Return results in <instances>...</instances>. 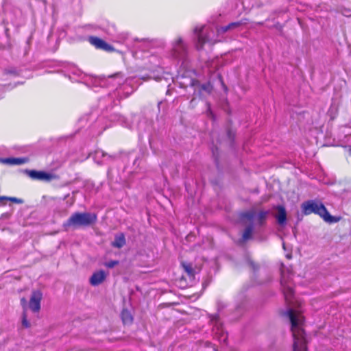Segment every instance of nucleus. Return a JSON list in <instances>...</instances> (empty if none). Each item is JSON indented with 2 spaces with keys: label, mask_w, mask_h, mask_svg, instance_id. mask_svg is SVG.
I'll return each mask as SVG.
<instances>
[{
  "label": "nucleus",
  "mask_w": 351,
  "mask_h": 351,
  "mask_svg": "<svg viewBox=\"0 0 351 351\" xmlns=\"http://www.w3.org/2000/svg\"><path fill=\"white\" fill-rule=\"evenodd\" d=\"M97 221V215L94 213L75 212L64 221L62 227L67 231L70 228L77 229L93 226Z\"/></svg>",
  "instance_id": "nucleus-1"
},
{
  "label": "nucleus",
  "mask_w": 351,
  "mask_h": 351,
  "mask_svg": "<svg viewBox=\"0 0 351 351\" xmlns=\"http://www.w3.org/2000/svg\"><path fill=\"white\" fill-rule=\"evenodd\" d=\"M302 212L305 215L312 213L319 215L325 221L328 223H336L339 219L330 215L324 204L318 199L308 200L301 204Z\"/></svg>",
  "instance_id": "nucleus-2"
},
{
  "label": "nucleus",
  "mask_w": 351,
  "mask_h": 351,
  "mask_svg": "<svg viewBox=\"0 0 351 351\" xmlns=\"http://www.w3.org/2000/svg\"><path fill=\"white\" fill-rule=\"evenodd\" d=\"M289 317L291 324V330L293 337V351H306V340L303 328L298 326V321L293 310L289 311Z\"/></svg>",
  "instance_id": "nucleus-3"
},
{
  "label": "nucleus",
  "mask_w": 351,
  "mask_h": 351,
  "mask_svg": "<svg viewBox=\"0 0 351 351\" xmlns=\"http://www.w3.org/2000/svg\"><path fill=\"white\" fill-rule=\"evenodd\" d=\"M171 55L175 59L182 62V64H184L186 61L188 56L187 46L183 42L182 38H178L173 44Z\"/></svg>",
  "instance_id": "nucleus-4"
},
{
  "label": "nucleus",
  "mask_w": 351,
  "mask_h": 351,
  "mask_svg": "<svg viewBox=\"0 0 351 351\" xmlns=\"http://www.w3.org/2000/svg\"><path fill=\"white\" fill-rule=\"evenodd\" d=\"M88 41L90 45L94 46L97 49L103 50L104 51L111 53L117 51L113 46L106 43L104 40L94 36H89Z\"/></svg>",
  "instance_id": "nucleus-5"
},
{
  "label": "nucleus",
  "mask_w": 351,
  "mask_h": 351,
  "mask_svg": "<svg viewBox=\"0 0 351 351\" xmlns=\"http://www.w3.org/2000/svg\"><path fill=\"white\" fill-rule=\"evenodd\" d=\"M26 173L30 178L34 180L51 182L53 180L58 178L57 175L49 173L44 171L27 170Z\"/></svg>",
  "instance_id": "nucleus-6"
},
{
  "label": "nucleus",
  "mask_w": 351,
  "mask_h": 351,
  "mask_svg": "<svg viewBox=\"0 0 351 351\" xmlns=\"http://www.w3.org/2000/svg\"><path fill=\"white\" fill-rule=\"evenodd\" d=\"M204 26L195 27L193 30L197 40L196 47L198 50L202 49L205 43L210 42L209 36L204 34Z\"/></svg>",
  "instance_id": "nucleus-7"
},
{
  "label": "nucleus",
  "mask_w": 351,
  "mask_h": 351,
  "mask_svg": "<svg viewBox=\"0 0 351 351\" xmlns=\"http://www.w3.org/2000/svg\"><path fill=\"white\" fill-rule=\"evenodd\" d=\"M43 298L42 292L39 290H34L32 291L31 298L29 302L30 309L34 312L38 313L40 310V302Z\"/></svg>",
  "instance_id": "nucleus-8"
},
{
  "label": "nucleus",
  "mask_w": 351,
  "mask_h": 351,
  "mask_svg": "<svg viewBox=\"0 0 351 351\" xmlns=\"http://www.w3.org/2000/svg\"><path fill=\"white\" fill-rule=\"evenodd\" d=\"M106 278V274L104 270H99L93 274L90 278V284L93 286H97L101 284Z\"/></svg>",
  "instance_id": "nucleus-9"
},
{
  "label": "nucleus",
  "mask_w": 351,
  "mask_h": 351,
  "mask_svg": "<svg viewBox=\"0 0 351 351\" xmlns=\"http://www.w3.org/2000/svg\"><path fill=\"white\" fill-rule=\"evenodd\" d=\"M278 213L276 215L277 222L280 226H284L287 221V212L283 206H278L276 207Z\"/></svg>",
  "instance_id": "nucleus-10"
},
{
  "label": "nucleus",
  "mask_w": 351,
  "mask_h": 351,
  "mask_svg": "<svg viewBox=\"0 0 351 351\" xmlns=\"http://www.w3.org/2000/svg\"><path fill=\"white\" fill-rule=\"evenodd\" d=\"M280 283L286 301H291L294 293L293 289L287 285L286 281L283 278L281 279Z\"/></svg>",
  "instance_id": "nucleus-11"
},
{
  "label": "nucleus",
  "mask_w": 351,
  "mask_h": 351,
  "mask_svg": "<svg viewBox=\"0 0 351 351\" xmlns=\"http://www.w3.org/2000/svg\"><path fill=\"white\" fill-rule=\"evenodd\" d=\"M181 266L184 271L187 274L188 277L193 280L195 278V271L193 267V264L186 261H182Z\"/></svg>",
  "instance_id": "nucleus-12"
},
{
  "label": "nucleus",
  "mask_w": 351,
  "mask_h": 351,
  "mask_svg": "<svg viewBox=\"0 0 351 351\" xmlns=\"http://www.w3.org/2000/svg\"><path fill=\"white\" fill-rule=\"evenodd\" d=\"M241 24L242 23L240 21L230 23L228 25L222 26V27H220L219 28H218L217 32L219 34H223V33L228 32V30H230L232 29H236V28L240 27L241 25Z\"/></svg>",
  "instance_id": "nucleus-13"
},
{
  "label": "nucleus",
  "mask_w": 351,
  "mask_h": 351,
  "mask_svg": "<svg viewBox=\"0 0 351 351\" xmlns=\"http://www.w3.org/2000/svg\"><path fill=\"white\" fill-rule=\"evenodd\" d=\"M125 244V235L121 233L115 236L114 241L112 243L113 247L121 248Z\"/></svg>",
  "instance_id": "nucleus-14"
},
{
  "label": "nucleus",
  "mask_w": 351,
  "mask_h": 351,
  "mask_svg": "<svg viewBox=\"0 0 351 351\" xmlns=\"http://www.w3.org/2000/svg\"><path fill=\"white\" fill-rule=\"evenodd\" d=\"M199 93H206V94H210L213 87L210 82H208L204 84H199L197 86Z\"/></svg>",
  "instance_id": "nucleus-15"
},
{
  "label": "nucleus",
  "mask_w": 351,
  "mask_h": 351,
  "mask_svg": "<svg viewBox=\"0 0 351 351\" xmlns=\"http://www.w3.org/2000/svg\"><path fill=\"white\" fill-rule=\"evenodd\" d=\"M121 319L124 324H130L132 323L133 317L130 312L123 309L121 312Z\"/></svg>",
  "instance_id": "nucleus-16"
},
{
  "label": "nucleus",
  "mask_w": 351,
  "mask_h": 351,
  "mask_svg": "<svg viewBox=\"0 0 351 351\" xmlns=\"http://www.w3.org/2000/svg\"><path fill=\"white\" fill-rule=\"evenodd\" d=\"M269 210H260L257 215V223L259 226L265 224L267 215H269Z\"/></svg>",
  "instance_id": "nucleus-17"
},
{
  "label": "nucleus",
  "mask_w": 351,
  "mask_h": 351,
  "mask_svg": "<svg viewBox=\"0 0 351 351\" xmlns=\"http://www.w3.org/2000/svg\"><path fill=\"white\" fill-rule=\"evenodd\" d=\"M252 232H253V227L252 225L247 226L243 233V235H242V238L243 240L246 241V240H248L252 238Z\"/></svg>",
  "instance_id": "nucleus-18"
},
{
  "label": "nucleus",
  "mask_w": 351,
  "mask_h": 351,
  "mask_svg": "<svg viewBox=\"0 0 351 351\" xmlns=\"http://www.w3.org/2000/svg\"><path fill=\"white\" fill-rule=\"evenodd\" d=\"M256 211L254 209L245 211L241 214L243 218L247 219L248 221H252L255 217Z\"/></svg>",
  "instance_id": "nucleus-19"
},
{
  "label": "nucleus",
  "mask_w": 351,
  "mask_h": 351,
  "mask_svg": "<svg viewBox=\"0 0 351 351\" xmlns=\"http://www.w3.org/2000/svg\"><path fill=\"white\" fill-rule=\"evenodd\" d=\"M4 197H5V198H3V200H9L15 204H23V200L22 199H19V198L14 197H5V196H4Z\"/></svg>",
  "instance_id": "nucleus-20"
},
{
  "label": "nucleus",
  "mask_w": 351,
  "mask_h": 351,
  "mask_svg": "<svg viewBox=\"0 0 351 351\" xmlns=\"http://www.w3.org/2000/svg\"><path fill=\"white\" fill-rule=\"evenodd\" d=\"M22 324L26 328L30 327V323L28 322L27 319V315L25 312L23 313Z\"/></svg>",
  "instance_id": "nucleus-21"
},
{
  "label": "nucleus",
  "mask_w": 351,
  "mask_h": 351,
  "mask_svg": "<svg viewBox=\"0 0 351 351\" xmlns=\"http://www.w3.org/2000/svg\"><path fill=\"white\" fill-rule=\"evenodd\" d=\"M119 264L118 261H110L105 263L104 265L108 268H112Z\"/></svg>",
  "instance_id": "nucleus-22"
},
{
  "label": "nucleus",
  "mask_w": 351,
  "mask_h": 351,
  "mask_svg": "<svg viewBox=\"0 0 351 351\" xmlns=\"http://www.w3.org/2000/svg\"><path fill=\"white\" fill-rule=\"evenodd\" d=\"M249 265L250 268L254 270V271H257L258 269V265L255 262L250 261H249Z\"/></svg>",
  "instance_id": "nucleus-23"
},
{
  "label": "nucleus",
  "mask_w": 351,
  "mask_h": 351,
  "mask_svg": "<svg viewBox=\"0 0 351 351\" xmlns=\"http://www.w3.org/2000/svg\"><path fill=\"white\" fill-rule=\"evenodd\" d=\"M121 77V78H123L122 73H117L110 76V77Z\"/></svg>",
  "instance_id": "nucleus-24"
},
{
  "label": "nucleus",
  "mask_w": 351,
  "mask_h": 351,
  "mask_svg": "<svg viewBox=\"0 0 351 351\" xmlns=\"http://www.w3.org/2000/svg\"><path fill=\"white\" fill-rule=\"evenodd\" d=\"M21 304L22 306H25L27 304V300L25 298L21 299Z\"/></svg>",
  "instance_id": "nucleus-25"
},
{
  "label": "nucleus",
  "mask_w": 351,
  "mask_h": 351,
  "mask_svg": "<svg viewBox=\"0 0 351 351\" xmlns=\"http://www.w3.org/2000/svg\"><path fill=\"white\" fill-rule=\"evenodd\" d=\"M350 12V10H346L345 9L344 10V12H343V14L346 16H348V17H351V14H348V12Z\"/></svg>",
  "instance_id": "nucleus-26"
},
{
  "label": "nucleus",
  "mask_w": 351,
  "mask_h": 351,
  "mask_svg": "<svg viewBox=\"0 0 351 351\" xmlns=\"http://www.w3.org/2000/svg\"><path fill=\"white\" fill-rule=\"evenodd\" d=\"M13 160L14 161V164H19L20 162H18L19 159H16V158H14L13 159Z\"/></svg>",
  "instance_id": "nucleus-27"
},
{
  "label": "nucleus",
  "mask_w": 351,
  "mask_h": 351,
  "mask_svg": "<svg viewBox=\"0 0 351 351\" xmlns=\"http://www.w3.org/2000/svg\"><path fill=\"white\" fill-rule=\"evenodd\" d=\"M160 104H161V102H159V103L158 104V109H160Z\"/></svg>",
  "instance_id": "nucleus-28"
},
{
  "label": "nucleus",
  "mask_w": 351,
  "mask_h": 351,
  "mask_svg": "<svg viewBox=\"0 0 351 351\" xmlns=\"http://www.w3.org/2000/svg\"><path fill=\"white\" fill-rule=\"evenodd\" d=\"M3 198H5V197H4V196H1V197H0V201H3Z\"/></svg>",
  "instance_id": "nucleus-29"
},
{
  "label": "nucleus",
  "mask_w": 351,
  "mask_h": 351,
  "mask_svg": "<svg viewBox=\"0 0 351 351\" xmlns=\"http://www.w3.org/2000/svg\"><path fill=\"white\" fill-rule=\"evenodd\" d=\"M195 100H196V99H195V98H193V99L191 100V103L194 102Z\"/></svg>",
  "instance_id": "nucleus-30"
},
{
  "label": "nucleus",
  "mask_w": 351,
  "mask_h": 351,
  "mask_svg": "<svg viewBox=\"0 0 351 351\" xmlns=\"http://www.w3.org/2000/svg\"><path fill=\"white\" fill-rule=\"evenodd\" d=\"M209 114L211 115L212 114V111H209Z\"/></svg>",
  "instance_id": "nucleus-31"
}]
</instances>
